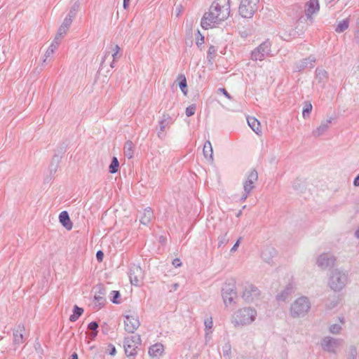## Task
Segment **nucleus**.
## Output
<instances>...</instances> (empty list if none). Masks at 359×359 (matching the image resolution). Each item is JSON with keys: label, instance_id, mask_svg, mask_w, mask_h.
I'll use <instances>...</instances> for the list:
<instances>
[{"label": "nucleus", "instance_id": "393cba45", "mask_svg": "<svg viewBox=\"0 0 359 359\" xmlns=\"http://www.w3.org/2000/svg\"><path fill=\"white\" fill-rule=\"evenodd\" d=\"M170 118H171L168 114L163 115V120L160 123L161 130H163L165 128V125L168 123V122L170 121Z\"/></svg>", "mask_w": 359, "mask_h": 359}, {"label": "nucleus", "instance_id": "a211bd4d", "mask_svg": "<svg viewBox=\"0 0 359 359\" xmlns=\"http://www.w3.org/2000/svg\"><path fill=\"white\" fill-rule=\"evenodd\" d=\"M236 294L233 290L229 293H226L224 294V301L225 304H231L233 299L236 298Z\"/></svg>", "mask_w": 359, "mask_h": 359}, {"label": "nucleus", "instance_id": "39448f33", "mask_svg": "<svg viewBox=\"0 0 359 359\" xmlns=\"http://www.w3.org/2000/svg\"><path fill=\"white\" fill-rule=\"evenodd\" d=\"M139 345L140 339L138 337H131L126 339L124 344L126 353L129 356L135 355Z\"/></svg>", "mask_w": 359, "mask_h": 359}, {"label": "nucleus", "instance_id": "f704fd0d", "mask_svg": "<svg viewBox=\"0 0 359 359\" xmlns=\"http://www.w3.org/2000/svg\"><path fill=\"white\" fill-rule=\"evenodd\" d=\"M353 184L356 187L359 186V175L355 178Z\"/></svg>", "mask_w": 359, "mask_h": 359}, {"label": "nucleus", "instance_id": "72a5a7b5", "mask_svg": "<svg viewBox=\"0 0 359 359\" xmlns=\"http://www.w3.org/2000/svg\"><path fill=\"white\" fill-rule=\"evenodd\" d=\"M241 238H239L237 242L235 243V245L233 246L231 251H236L238 246L239 245Z\"/></svg>", "mask_w": 359, "mask_h": 359}, {"label": "nucleus", "instance_id": "f03ea898", "mask_svg": "<svg viewBox=\"0 0 359 359\" xmlns=\"http://www.w3.org/2000/svg\"><path fill=\"white\" fill-rule=\"evenodd\" d=\"M257 312L252 309H243L233 316V322L236 325H245L251 323L255 319Z\"/></svg>", "mask_w": 359, "mask_h": 359}, {"label": "nucleus", "instance_id": "aec40b11", "mask_svg": "<svg viewBox=\"0 0 359 359\" xmlns=\"http://www.w3.org/2000/svg\"><path fill=\"white\" fill-rule=\"evenodd\" d=\"M110 295L111 297V301L116 304H118L121 303V299H120V293L117 290L111 291L110 293Z\"/></svg>", "mask_w": 359, "mask_h": 359}, {"label": "nucleus", "instance_id": "0eeeda50", "mask_svg": "<svg viewBox=\"0 0 359 359\" xmlns=\"http://www.w3.org/2000/svg\"><path fill=\"white\" fill-rule=\"evenodd\" d=\"M164 352V347L161 344L152 345L149 350V354L153 359H158Z\"/></svg>", "mask_w": 359, "mask_h": 359}, {"label": "nucleus", "instance_id": "f3484780", "mask_svg": "<svg viewBox=\"0 0 359 359\" xmlns=\"http://www.w3.org/2000/svg\"><path fill=\"white\" fill-rule=\"evenodd\" d=\"M71 22H72V20L70 18H69V19L66 18L63 24L61 25V27L59 29L58 34L60 36H62V34H65L67 32Z\"/></svg>", "mask_w": 359, "mask_h": 359}, {"label": "nucleus", "instance_id": "f257e3e1", "mask_svg": "<svg viewBox=\"0 0 359 359\" xmlns=\"http://www.w3.org/2000/svg\"><path fill=\"white\" fill-rule=\"evenodd\" d=\"M229 14V0H216L211 5L209 11L203 15L201 26L205 29L213 28L227 19Z\"/></svg>", "mask_w": 359, "mask_h": 359}, {"label": "nucleus", "instance_id": "e433bc0d", "mask_svg": "<svg viewBox=\"0 0 359 359\" xmlns=\"http://www.w3.org/2000/svg\"><path fill=\"white\" fill-rule=\"evenodd\" d=\"M111 351L110 352V354L113 355L116 353V348L113 346H111Z\"/></svg>", "mask_w": 359, "mask_h": 359}, {"label": "nucleus", "instance_id": "412c9836", "mask_svg": "<svg viewBox=\"0 0 359 359\" xmlns=\"http://www.w3.org/2000/svg\"><path fill=\"white\" fill-rule=\"evenodd\" d=\"M204 43L205 37L201 34L200 31H198L197 36L196 37V44L200 49H202Z\"/></svg>", "mask_w": 359, "mask_h": 359}, {"label": "nucleus", "instance_id": "5701e85b", "mask_svg": "<svg viewBox=\"0 0 359 359\" xmlns=\"http://www.w3.org/2000/svg\"><path fill=\"white\" fill-rule=\"evenodd\" d=\"M196 111V105L195 104H191L186 109V115L189 117L193 116L195 114Z\"/></svg>", "mask_w": 359, "mask_h": 359}, {"label": "nucleus", "instance_id": "c9c22d12", "mask_svg": "<svg viewBox=\"0 0 359 359\" xmlns=\"http://www.w3.org/2000/svg\"><path fill=\"white\" fill-rule=\"evenodd\" d=\"M205 325H206L207 327L210 328L212 326V320H210L209 321H206L205 322Z\"/></svg>", "mask_w": 359, "mask_h": 359}, {"label": "nucleus", "instance_id": "dca6fc26", "mask_svg": "<svg viewBox=\"0 0 359 359\" xmlns=\"http://www.w3.org/2000/svg\"><path fill=\"white\" fill-rule=\"evenodd\" d=\"M83 309L75 306L74 309V313L72 314L69 317V320L72 322L76 321L83 313Z\"/></svg>", "mask_w": 359, "mask_h": 359}, {"label": "nucleus", "instance_id": "f8f14e48", "mask_svg": "<svg viewBox=\"0 0 359 359\" xmlns=\"http://www.w3.org/2000/svg\"><path fill=\"white\" fill-rule=\"evenodd\" d=\"M319 10L318 0H310L307 4L306 13L311 15Z\"/></svg>", "mask_w": 359, "mask_h": 359}, {"label": "nucleus", "instance_id": "ea45409f", "mask_svg": "<svg viewBox=\"0 0 359 359\" xmlns=\"http://www.w3.org/2000/svg\"><path fill=\"white\" fill-rule=\"evenodd\" d=\"M129 1L130 0H124L123 1V6H124L125 8H126L128 3Z\"/></svg>", "mask_w": 359, "mask_h": 359}, {"label": "nucleus", "instance_id": "a19ab883", "mask_svg": "<svg viewBox=\"0 0 359 359\" xmlns=\"http://www.w3.org/2000/svg\"><path fill=\"white\" fill-rule=\"evenodd\" d=\"M355 235L358 238H359V229L357 230V231L355 232Z\"/></svg>", "mask_w": 359, "mask_h": 359}, {"label": "nucleus", "instance_id": "423d86ee", "mask_svg": "<svg viewBox=\"0 0 359 359\" xmlns=\"http://www.w3.org/2000/svg\"><path fill=\"white\" fill-rule=\"evenodd\" d=\"M309 309L308 299L305 297L299 298L292 307V311L297 315L306 312Z\"/></svg>", "mask_w": 359, "mask_h": 359}, {"label": "nucleus", "instance_id": "4c0bfd02", "mask_svg": "<svg viewBox=\"0 0 359 359\" xmlns=\"http://www.w3.org/2000/svg\"><path fill=\"white\" fill-rule=\"evenodd\" d=\"M145 214H147L148 215V219L147 220L148 222L150 219V218H151V212L149 210H148V211H147L145 212Z\"/></svg>", "mask_w": 359, "mask_h": 359}, {"label": "nucleus", "instance_id": "6ab92c4d", "mask_svg": "<svg viewBox=\"0 0 359 359\" xmlns=\"http://www.w3.org/2000/svg\"><path fill=\"white\" fill-rule=\"evenodd\" d=\"M119 167V163L116 157H114L111 163L109 165V172L111 173H115L118 171Z\"/></svg>", "mask_w": 359, "mask_h": 359}, {"label": "nucleus", "instance_id": "4468645a", "mask_svg": "<svg viewBox=\"0 0 359 359\" xmlns=\"http://www.w3.org/2000/svg\"><path fill=\"white\" fill-rule=\"evenodd\" d=\"M203 154L205 158H212V148L209 141L206 142L203 146Z\"/></svg>", "mask_w": 359, "mask_h": 359}, {"label": "nucleus", "instance_id": "9d476101", "mask_svg": "<svg viewBox=\"0 0 359 359\" xmlns=\"http://www.w3.org/2000/svg\"><path fill=\"white\" fill-rule=\"evenodd\" d=\"M60 222L65 227L67 230H71L73 227V224L69 218V216L66 211L62 212L59 215Z\"/></svg>", "mask_w": 359, "mask_h": 359}, {"label": "nucleus", "instance_id": "6e6552de", "mask_svg": "<svg viewBox=\"0 0 359 359\" xmlns=\"http://www.w3.org/2000/svg\"><path fill=\"white\" fill-rule=\"evenodd\" d=\"M270 49L269 43H262L255 51L252 53V57L255 60H262L264 56V53L268 52Z\"/></svg>", "mask_w": 359, "mask_h": 359}, {"label": "nucleus", "instance_id": "9b49d317", "mask_svg": "<svg viewBox=\"0 0 359 359\" xmlns=\"http://www.w3.org/2000/svg\"><path fill=\"white\" fill-rule=\"evenodd\" d=\"M248 123L250 127L256 134L258 135H262V131L261 128V124L257 118L250 117L248 119Z\"/></svg>", "mask_w": 359, "mask_h": 359}, {"label": "nucleus", "instance_id": "1a4fd4ad", "mask_svg": "<svg viewBox=\"0 0 359 359\" xmlns=\"http://www.w3.org/2000/svg\"><path fill=\"white\" fill-rule=\"evenodd\" d=\"M257 180V173L255 171L250 172L247 180L244 183V189L247 193L250 192L255 182Z\"/></svg>", "mask_w": 359, "mask_h": 359}, {"label": "nucleus", "instance_id": "c756f323", "mask_svg": "<svg viewBox=\"0 0 359 359\" xmlns=\"http://www.w3.org/2000/svg\"><path fill=\"white\" fill-rule=\"evenodd\" d=\"M172 265L175 267H180L182 266V262L179 258H176L172 261Z\"/></svg>", "mask_w": 359, "mask_h": 359}, {"label": "nucleus", "instance_id": "cd10ccee", "mask_svg": "<svg viewBox=\"0 0 359 359\" xmlns=\"http://www.w3.org/2000/svg\"><path fill=\"white\" fill-rule=\"evenodd\" d=\"M14 340L16 343H21L22 341V333H20L19 334L18 333L15 334V339Z\"/></svg>", "mask_w": 359, "mask_h": 359}, {"label": "nucleus", "instance_id": "79ce46f5", "mask_svg": "<svg viewBox=\"0 0 359 359\" xmlns=\"http://www.w3.org/2000/svg\"><path fill=\"white\" fill-rule=\"evenodd\" d=\"M321 129H322V130H323V127L320 126V128H318V134H320V132H319V131H320Z\"/></svg>", "mask_w": 359, "mask_h": 359}, {"label": "nucleus", "instance_id": "b1692460", "mask_svg": "<svg viewBox=\"0 0 359 359\" xmlns=\"http://www.w3.org/2000/svg\"><path fill=\"white\" fill-rule=\"evenodd\" d=\"M125 151L128 152L127 155L129 156V158L132 157L133 154V144L131 142H127L125 147H124Z\"/></svg>", "mask_w": 359, "mask_h": 359}, {"label": "nucleus", "instance_id": "bb28decb", "mask_svg": "<svg viewBox=\"0 0 359 359\" xmlns=\"http://www.w3.org/2000/svg\"><path fill=\"white\" fill-rule=\"evenodd\" d=\"M96 257L99 262H102L104 258V253L101 250L97 251L96 253Z\"/></svg>", "mask_w": 359, "mask_h": 359}, {"label": "nucleus", "instance_id": "c03bdc74", "mask_svg": "<svg viewBox=\"0 0 359 359\" xmlns=\"http://www.w3.org/2000/svg\"><path fill=\"white\" fill-rule=\"evenodd\" d=\"M96 335H97V331H95V332H94V333L93 334V337H95V336H96Z\"/></svg>", "mask_w": 359, "mask_h": 359}, {"label": "nucleus", "instance_id": "2eb2a0df", "mask_svg": "<svg viewBox=\"0 0 359 359\" xmlns=\"http://www.w3.org/2000/svg\"><path fill=\"white\" fill-rule=\"evenodd\" d=\"M217 48L215 46H210L208 50L207 58L212 62L217 56Z\"/></svg>", "mask_w": 359, "mask_h": 359}, {"label": "nucleus", "instance_id": "20e7f679", "mask_svg": "<svg viewBox=\"0 0 359 359\" xmlns=\"http://www.w3.org/2000/svg\"><path fill=\"white\" fill-rule=\"evenodd\" d=\"M259 0H242L239 6V13L245 18H250L253 16Z\"/></svg>", "mask_w": 359, "mask_h": 359}, {"label": "nucleus", "instance_id": "2f4dec72", "mask_svg": "<svg viewBox=\"0 0 359 359\" xmlns=\"http://www.w3.org/2000/svg\"><path fill=\"white\" fill-rule=\"evenodd\" d=\"M218 90L222 94H224L228 99H231L230 95L224 88H219Z\"/></svg>", "mask_w": 359, "mask_h": 359}, {"label": "nucleus", "instance_id": "4be33fe9", "mask_svg": "<svg viewBox=\"0 0 359 359\" xmlns=\"http://www.w3.org/2000/svg\"><path fill=\"white\" fill-rule=\"evenodd\" d=\"M348 27V22L347 20H343L341 22H340L337 28H336V32H344V30H346L347 28Z\"/></svg>", "mask_w": 359, "mask_h": 359}, {"label": "nucleus", "instance_id": "58836bf2", "mask_svg": "<svg viewBox=\"0 0 359 359\" xmlns=\"http://www.w3.org/2000/svg\"><path fill=\"white\" fill-rule=\"evenodd\" d=\"M71 359H78V355L74 353L72 355Z\"/></svg>", "mask_w": 359, "mask_h": 359}, {"label": "nucleus", "instance_id": "473e14b6", "mask_svg": "<svg viewBox=\"0 0 359 359\" xmlns=\"http://www.w3.org/2000/svg\"><path fill=\"white\" fill-rule=\"evenodd\" d=\"M119 50H120V48L118 47V46L116 45L114 46V47L113 48V57H115V56L119 53Z\"/></svg>", "mask_w": 359, "mask_h": 359}, {"label": "nucleus", "instance_id": "37998d69", "mask_svg": "<svg viewBox=\"0 0 359 359\" xmlns=\"http://www.w3.org/2000/svg\"><path fill=\"white\" fill-rule=\"evenodd\" d=\"M332 288L334 289V290H337L339 289V287H338L337 286H334V285H332Z\"/></svg>", "mask_w": 359, "mask_h": 359}, {"label": "nucleus", "instance_id": "7ed1b4c3", "mask_svg": "<svg viewBox=\"0 0 359 359\" xmlns=\"http://www.w3.org/2000/svg\"><path fill=\"white\" fill-rule=\"evenodd\" d=\"M123 325L126 332L133 333L140 325L137 314L135 311H127L124 315Z\"/></svg>", "mask_w": 359, "mask_h": 359}, {"label": "nucleus", "instance_id": "7c9ffc66", "mask_svg": "<svg viewBox=\"0 0 359 359\" xmlns=\"http://www.w3.org/2000/svg\"><path fill=\"white\" fill-rule=\"evenodd\" d=\"M340 330V327L336 325H332L331 327H330V330L333 333H337Z\"/></svg>", "mask_w": 359, "mask_h": 359}, {"label": "nucleus", "instance_id": "c85d7f7f", "mask_svg": "<svg viewBox=\"0 0 359 359\" xmlns=\"http://www.w3.org/2000/svg\"><path fill=\"white\" fill-rule=\"evenodd\" d=\"M98 327V324L96 322H91L88 325V328L91 330H96Z\"/></svg>", "mask_w": 359, "mask_h": 359}, {"label": "nucleus", "instance_id": "ddd939ff", "mask_svg": "<svg viewBox=\"0 0 359 359\" xmlns=\"http://www.w3.org/2000/svg\"><path fill=\"white\" fill-rule=\"evenodd\" d=\"M177 81L178 85L184 93V95H187L188 90H187V79L184 74H180L177 76Z\"/></svg>", "mask_w": 359, "mask_h": 359}, {"label": "nucleus", "instance_id": "a878e982", "mask_svg": "<svg viewBox=\"0 0 359 359\" xmlns=\"http://www.w3.org/2000/svg\"><path fill=\"white\" fill-rule=\"evenodd\" d=\"M312 109V105L311 103H308L305 105L303 109V115L304 116L306 113L309 114Z\"/></svg>", "mask_w": 359, "mask_h": 359}]
</instances>
